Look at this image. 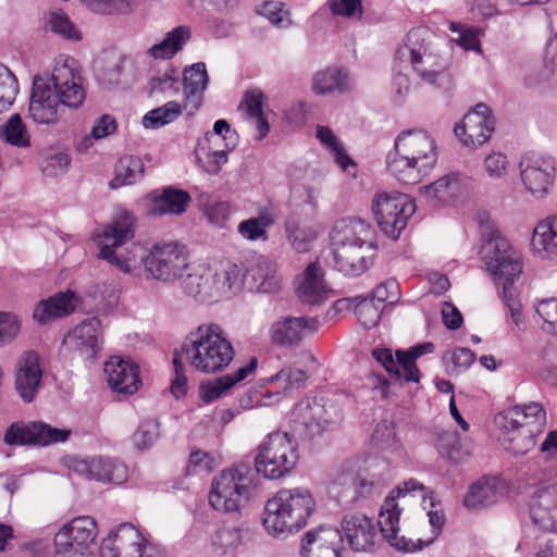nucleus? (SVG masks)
I'll use <instances>...</instances> for the list:
<instances>
[{
    "label": "nucleus",
    "mask_w": 557,
    "mask_h": 557,
    "mask_svg": "<svg viewBox=\"0 0 557 557\" xmlns=\"http://www.w3.org/2000/svg\"><path fill=\"white\" fill-rule=\"evenodd\" d=\"M259 13L264 16L274 26L286 28L292 25L288 11L284 10L282 2L268 1L264 2Z\"/></svg>",
    "instance_id": "61"
},
{
    "label": "nucleus",
    "mask_w": 557,
    "mask_h": 557,
    "mask_svg": "<svg viewBox=\"0 0 557 557\" xmlns=\"http://www.w3.org/2000/svg\"><path fill=\"white\" fill-rule=\"evenodd\" d=\"M437 161L434 138L424 129L403 131L386 157L388 172L403 184H417Z\"/></svg>",
    "instance_id": "3"
},
{
    "label": "nucleus",
    "mask_w": 557,
    "mask_h": 557,
    "mask_svg": "<svg viewBox=\"0 0 557 557\" xmlns=\"http://www.w3.org/2000/svg\"><path fill=\"white\" fill-rule=\"evenodd\" d=\"M520 174L525 188L534 197L543 198L554 180L555 160L541 153H527L520 161Z\"/></svg>",
    "instance_id": "21"
},
{
    "label": "nucleus",
    "mask_w": 557,
    "mask_h": 557,
    "mask_svg": "<svg viewBox=\"0 0 557 557\" xmlns=\"http://www.w3.org/2000/svg\"><path fill=\"white\" fill-rule=\"evenodd\" d=\"M18 92V83L14 74L0 64V111L9 109Z\"/></svg>",
    "instance_id": "54"
},
{
    "label": "nucleus",
    "mask_w": 557,
    "mask_h": 557,
    "mask_svg": "<svg viewBox=\"0 0 557 557\" xmlns=\"http://www.w3.org/2000/svg\"><path fill=\"white\" fill-rule=\"evenodd\" d=\"M332 290L323 280V273L317 263H310L304 271L302 281L297 287L299 299L307 305H321Z\"/></svg>",
    "instance_id": "33"
},
{
    "label": "nucleus",
    "mask_w": 557,
    "mask_h": 557,
    "mask_svg": "<svg viewBox=\"0 0 557 557\" xmlns=\"http://www.w3.org/2000/svg\"><path fill=\"white\" fill-rule=\"evenodd\" d=\"M519 412L515 409V406L497 412L494 417L495 430L498 434V441H503L510 433L515 432L523 425V421L519 417Z\"/></svg>",
    "instance_id": "53"
},
{
    "label": "nucleus",
    "mask_w": 557,
    "mask_h": 557,
    "mask_svg": "<svg viewBox=\"0 0 557 557\" xmlns=\"http://www.w3.org/2000/svg\"><path fill=\"white\" fill-rule=\"evenodd\" d=\"M350 89V79L346 71L329 67L314 74L312 90L317 95L344 92Z\"/></svg>",
    "instance_id": "38"
},
{
    "label": "nucleus",
    "mask_w": 557,
    "mask_h": 557,
    "mask_svg": "<svg viewBox=\"0 0 557 557\" xmlns=\"http://www.w3.org/2000/svg\"><path fill=\"white\" fill-rule=\"evenodd\" d=\"M450 30L458 33L459 37L456 41L465 50H473L478 53H482L480 45V36L482 35V30L480 28L451 23Z\"/></svg>",
    "instance_id": "59"
},
{
    "label": "nucleus",
    "mask_w": 557,
    "mask_h": 557,
    "mask_svg": "<svg viewBox=\"0 0 557 557\" xmlns=\"http://www.w3.org/2000/svg\"><path fill=\"white\" fill-rule=\"evenodd\" d=\"M319 368V364L313 359L311 360V364L306 369L288 366L272 375L269 379V383L283 381L286 383H304L306 381L326 380V377L321 379L318 375Z\"/></svg>",
    "instance_id": "47"
},
{
    "label": "nucleus",
    "mask_w": 557,
    "mask_h": 557,
    "mask_svg": "<svg viewBox=\"0 0 557 557\" xmlns=\"http://www.w3.org/2000/svg\"><path fill=\"white\" fill-rule=\"evenodd\" d=\"M515 409L520 413L519 417L524 424L535 429V432H543L546 424V412L539 403L528 405H516Z\"/></svg>",
    "instance_id": "56"
},
{
    "label": "nucleus",
    "mask_w": 557,
    "mask_h": 557,
    "mask_svg": "<svg viewBox=\"0 0 557 557\" xmlns=\"http://www.w3.org/2000/svg\"><path fill=\"white\" fill-rule=\"evenodd\" d=\"M71 435V430L53 428L42 421L14 422L4 434L8 445H38L48 446L65 442Z\"/></svg>",
    "instance_id": "19"
},
{
    "label": "nucleus",
    "mask_w": 557,
    "mask_h": 557,
    "mask_svg": "<svg viewBox=\"0 0 557 557\" xmlns=\"http://www.w3.org/2000/svg\"><path fill=\"white\" fill-rule=\"evenodd\" d=\"M457 189L458 181L455 175L449 174L421 187L420 193L428 199L445 202L455 196Z\"/></svg>",
    "instance_id": "50"
},
{
    "label": "nucleus",
    "mask_w": 557,
    "mask_h": 557,
    "mask_svg": "<svg viewBox=\"0 0 557 557\" xmlns=\"http://www.w3.org/2000/svg\"><path fill=\"white\" fill-rule=\"evenodd\" d=\"M373 251L374 250H369L368 247H359L358 245L349 246L346 262L348 267H351V270H345V268H342V263L337 259L336 247H332L331 258L327 263L345 276H359L368 270Z\"/></svg>",
    "instance_id": "37"
},
{
    "label": "nucleus",
    "mask_w": 557,
    "mask_h": 557,
    "mask_svg": "<svg viewBox=\"0 0 557 557\" xmlns=\"http://www.w3.org/2000/svg\"><path fill=\"white\" fill-rule=\"evenodd\" d=\"M70 163L71 158L67 153L55 152L45 158L41 163V170L45 175L55 177L65 173Z\"/></svg>",
    "instance_id": "64"
},
{
    "label": "nucleus",
    "mask_w": 557,
    "mask_h": 557,
    "mask_svg": "<svg viewBox=\"0 0 557 557\" xmlns=\"http://www.w3.org/2000/svg\"><path fill=\"white\" fill-rule=\"evenodd\" d=\"M430 37L431 33L426 28L411 29L406 42L397 49L392 86L399 98H404L409 91V67H412L423 83L441 91H449L453 88L451 75L431 52Z\"/></svg>",
    "instance_id": "2"
},
{
    "label": "nucleus",
    "mask_w": 557,
    "mask_h": 557,
    "mask_svg": "<svg viewBox=\"0 0 557 557\" xmlns=\"http://www.w3.org/2000/svg\"><path fill=\"white\" fill-rule=\"evenodd\" d=\"M298 460L296 443L286 432H274L260 444L255 468L238 463L224 469L211 484L209 504L218 511L240 513L242 509L261 494L262 474L280 479L290 472Z\"/></svg>",
    "instance_id": "1"
},
{
    "label": "nucleus",
    "mask_w": 557,
    "mask_h": 557,
    "mask_svg": "<svg viewBox=\"0 0 557 557\" xmlns=\"http://www.w3.org/2000/svg\"><path fill=\"white\" fill-rule=\"evenodd\" d=\"M182 350L189 364L198 372L214 374L224 370L234 358V349L222 327L203 323L191 331Z\"/></svg>",
    "instance_id": "6"
},
{
    "label": "nucleus",
    "mask_w": 557,
    "mask_h": 557,
    "mask_svg": "<svg viewBox=\"0 0 557 557\" xmlns=\"http://www.w3.org/2000/svg\"><path fill=\"white\" fill-rule=\"evenodd\" d=\"M182 114V106L176 101H169L165 104L148 111L143 117V125L146 128L157 129L174 122Z\"/></svg>",
    "instance_id": "48"
},
{
    "label": "nucleus",
    "mask_w": 557,
    "mask_h": 557,
    "mask_svg": "<svg viewBox=\"0 0 557 557\" xmlns=\"http://www.w3.org/2000/svg\"><path fill=\"white\" fill-rule=\"evenodd\" d=\"M191 198L186 190L168 186L160 195L152 196L149 212L152 215H181L187 210Z\"/></svg>",
    "instance_id": "35"
},
{
    "label": "nucleus",
    "mask_w": 557,
    "mask_h": 557,
    "mask_svg": "<svg viewBox=\"0 0 557 557\" xmlns=\"http://www.w3.org/2000/svg\"><path fill=\"white\" fill-rule=\"evenodd\" d=\"M186 247L175 240L154 243L141 257L147 274L164 284H173L188 270Z\"/></svg>",
    "instance_id": "11"
},
{
    "label": "nucleus",
    "mask_w": 557,
    "mask_h": 557,
    "mask_svg": "<svg viewBox=\"0 0 557 557\" xmlns=\"http://www.w3.org/2000/svg\"><path fill=\"white\" fill-rule=\"evenodd\" d=\"M92 12L111 14L113 12H129L136 0H82Z\"/></svg>",
    "instance_id": "60"
},
{
    "label": "nucleus",
    "mask_w": 557,
    "mask_h": 557,
    "mask_svg": "<svg viewBox=\"0 0 557 557\" xmlns=\"http://www.w3.org/2000/svg\"><path fill=\"white\" fill-rule=\"evenodd\" d=\"M531 244L540 252L557 256V216H549L537 223Z\"/></svg>",
    "instance_id": "40"
},
{
    "label": "nucleus",
    "mask_w": 557,
    "mask_h": 557,
    "mask_svg": "<svg viewBox=\"0 0 557 557\" xmlns=\"http://www.w3.org/2000/svg\"><path fill=\"white\" fill-rule=\"evenodd\" d=\"M298 393L296 385H251L240 396L239 405L244 409L273 406L284 398H294Z\"/></svg>",
    "instance_id": "28"
},
{
    "label": "nucleus",
    "mask_w": 557,
    "mask_h": 557,
    "mask_svg": "<svg viewBox=\"0 0 557 557\" xmlns=\"http://www.w3.org/2000/svg\"><path fill=\"white\" fill-rule=\"evenodd\" d=\"M485 237L488 238L484 239L481 248L482 259L494 278L503 284L502 297L511 320L519 330H524L521 305L512 285L522 272L521 257L497 230H491Z\"/></svg>",
    "instance_id": "4"
},
{
    "label": "nucleus",
    "mask_w": 557,
    "mask_h": 557,
    "mask_svg": "<svg viewBox=\"0 0 557 557\" xmlns=\"http://www.w3.org/2000/svg\"><path fill=\"white\" fill-rule=\"evenodd\" d=\"M317 138L320 140L322 145L330 149L335 162L343 170H347L349 165H355V162L347 154L343 143L335 136V134L330 127L318 126Z\"/></svg>",
    "instance_id": "49"
},
{
    "label": "nucleus",
    "mask_w": 557,
    "mask_h": 557,
    "mask_svg": "<svg viewBox=\"0 0 557 557\" xmlns=\"http://www.w3.org/2000/svg\"><path fill=\"white\" fill-rule=\"evenodd\" d=\"M134 218L124 212L112 224L107 225L99 242V257L114 264L121 271L131 273L135 261L128 257L124 258L115 252V248L122 246L134 236Z\"/></svg>",
    "instance_id": "18"
},
{
    "label": "nucleus",
    "mask_w": 557,
    "mask_h": 557,
    "mask_svg": "<svg viewBox=\"0 0 557 557\" xmlns=\"http://www.w3.org/2000/svg\"><path fill=\"white\" fill-rule=\"evenodd\" d=\"M344 537L337 528L319 527L306 532L300 557H342Z\"/></svg>",
    "instance_id": "23"
},
{
    "label": "nucleus",
    "mask_w": 557,
    "mask_h": 557,
    "mask_svg": "<svg viewBox=\"0 0 557 557\" xmlns=\"http://www.w3.org/2000/svg\"><path fill=\"white\" fill-rule=\"evenodd\" d=\"M101 322L97 317L88 318L75 326L64 338V344L83 359H94L101 348Z\"/></svg>",
    "instance_id": "26"
},
{
    "label": "nucleus",
    "mask_w": 557,
    "mask_h": 557,
    "mask_svg": "<svg viewBox=\"0 0 557 557\" xmlns=\"http://www.w3.org/2000/svg\"><path fill=\"white\" fill-rule=\"evenodd\" d=\"M107 383H141L140 368L129 357L111 356L103 366Z\"/></svg>",
    "instance_id": "36"
},
{
    "label": "nucleus",
    "mask_w": 557,
    "mask_h": 557,
    "mask_svg": "<svg viewBox=\"0 0 557 557\" xmlns=\"http://www.w3.org/2000/svg\"><path fill=\"white\" fill-rule=\"evenodd\" d=\"M98 534L97 522L89 516L65 522L53 537L54 552L42 542L32 546L33 557H92L91 545Z\"/></svg>",
    "instance_id": "8"
},
{
    "label": "nucleus",
    "mask_w": 557,
    "mask_h": 557,
    "mask_svg": "<svg viewBox=\"0 0 557 557\" xmlns=\"http://www.w3.org/2000/svg\"><path fill=\"white\" fill-rule=\"evenodd\" d=\"M238 268L242 271L243 278L242 282L238 285H234L233 288L239 289L244 283H248L251 288L269 293L275 287V265L267 257L258 256L248 268L243 269L239 265Z\"/></svg>",
    "instance_id": "34"
},
{
    "label": "nucleus",
    "mask_w": 557,
    "mask_h": 557,
    "mask_svg": "<svg viewBox=\"0 0 557 557\" xmlns=\"http://www.w3.org/2000/svg\"><path fill=\"white\" fill-rule=\"evenodd\" d=\"M416 208V202L409 195L398 191H381L372 200V211L377 225L392 239L399 237Z\"/></svg>",
    "instance_id": "12"
},
{
    "label": "nucleus",
    "mask_w": 557,
    "mask_h": 557,
    "mask_svg": "<svg viewBox=\"0 0 557 557\" xmlns=\"http://www.w3.org/2000/svg\"><path fill=\"white\" fill-rule=\"evenodd\" d=\"M536 312L544 321V331L557 334V298L541 300Z\"/></svg>",
    "instance_id": "63"
},
{
    "label": "nucleus",
    "mask_w": 557,
    "mask_h": 557,
    "mask_svg": "<svg viewBox=\"0 0 557 557\" xmlns=\"http://www.w3.org/2000/svg\"><path fill=\"white\" fill-rule=\"evenodd\" d=\"M373 467L342 469L331 484V494L343 505L379 496L387 484V478L384 471H374Z\"/></svg>",
    "instance_id": "9"
},
{
    "label": "nucleus",
    "mask_w": 557,
    "mask_h": 557,
    "mask_svg": "<svg viewBox=\"0 0 557 557\" xmlns=\"http://www.w3.org/2000/svg\"><path fill=\"white\" fill-rule=\"evenodd\" d=\"M425 486L416 479L405 481L403 485L394 488L385 498L379 515V525L382 536L395 549L405 553L419 550L423 545L421 539L413 541L405 535H399V518L403 508L399 507L397 499L414 492H424Z\"/></svg>",
    "instance_id": "10"
},
{
    "label": "nucleus",
    "mask_w": 557,
    "mask_h": 557,
    "mask_svg": "<svg viewBox=\"0 0 557 557\" xmlns=\"http://www.w3.org/2000/svg\"><path fill=\"white\" fill-rule=\"evenodd\" d=\"M314 508L315 502L308 488H282L267 502L262 524L270 535L287 536L307 524Z\"/></svg>",
    "instance_id": "5"
},
{
    "label": "nucleus",
    "mask_w": 557,
    "mask_h": 557,
    "mask_svg": "<svg viewBox=\"0 0 557 557\" xmlns=\"http://www.w3.org/2000/svg\"><path fill=\"white\" fill-rule=\"evenodd\" d=\"M211 144L198 143L195 148L197 162L208 174H218L227 162V151L212 149Z\"/></svg>",
    "instance_id": "46"
},
{
    "label": "nucleus",
    "mask_w": 557,
    "mask_h": 557,
    "mask_svg": "<svg viewBox=\"0 0 557 557\" xmlns=\"http://www.w3.org/2000/svg\"><path fill=\"white\" fill-rule=\"evenodd\" d=\"M45 79L49 82L52 92L60 99L63 107L77 109L83 104L86 91L83 77L73 58L67 55L57 58L50 76Z\"/></svg>",
    "instance_id": "15"
},
{
    "label": "nucleus",
    "mask_w": 557,
    "mask_h": 557,
    "mask_svg": "<svg viewBox=\"0 0 557 557\" xmlns=\"http://www.w3.org/2000/svg\"><path fill=\"white\" fill-rule=\"evenodd\" d=\"M208 82L209 76L203 62L185 69L183 74L184 109L188 115H194L201 107Z\"/></svg>",
    "instance_id": "30"
},
{
    "label": "nucleus",
    "mask_w": 557,
    "mask_h": 557,
    "mask_svg": "<svg viewBox=\"0 0 557 557\" xmlns=\"http://www.w3.org/2000/svg\"><path fill=\"white\" fill-rule=\"evenodd\" d=\"M189 37V28L178 26L169 32L161 42L149 48L148 53L154 59H170L183 49Z\"/></svg>",
    "instance_id": "42"
},
{
    "label": "nucleus",
    "mask_w": 557,
    "mask_h": 557,
    "mask_svg": "<svg viewBox=\"0 0 557 557\" xmlns=\"http://www.w3.org/2000/svg\"><path fill=\"white\" fill-rule=\"evenodd\" d=\"M2 134L4 140L20 148H25L30 145L29 135L18 114H13L3 125Z\"/></svg>",
    "instance_id": "51"
},
{
    "label": "nucleus",
    "mask_w": 557,
    "mask_h": 557,
    "mask_svg": "<svg viewBox=\"0 0 557 557\" xmlns=\"http://www.w3.org/2000/svg\"><path fill=\"white\" fill-rule=\"evenodd\" d=\"M144 163L140 158L134 156H123L114 166V176L109 182L111 189H117L123 186L132 185L143 178Z\"/></svg>",
    "instance_id": "39"
},
{
    "label": "nucleus",
    "mask_w": 557,
    "mask_h": 557,
    "mask_svg": "<svg viewBox=\"0 0 557 557\" xmlns=\"http://www.w3.org/2000/svg\"><path fill=\"white\" fill-rule=\"evenodd\" d=\"M434 344L422 343L409 349H397L393 352L389 348L373 349L374 360L381 364L392 380L404 379L407 383H420L421 375L417 367V359L434 351Z\"/></svg>",
    "instance_id": "14"
},
{
    "label": "nucleus",
    "mask_w": 557,
    "mask_h": 557,
    "mask_svg": "<svg viewBox=\"0 0 557 557\" xmlns=\"http://www.w3.org/2000/svg\"><path fill=\"white\" fill-rule=\"evenodd\" d=\"M495 129V120L491 109L485 103H478L471 109L460 124L454 128L455 135L465 146H481L485 144Z\"/></svg>",
    "instance_id": "22"
},
{
    "label": "nucleus",
    "mask_w": 557,
    "mask_h": 557,
    "mask_svg": "<svg viewBox=\"0 0 557 557\" xmlns=\"http://www.w3.org/2000/svg\"><path fill=\"white\" fill-rule=\"evenodd\" d=\"M243 543V529L237 525L221 527L212 539L214 550L223 556L233 554Z\"/></svg>",
    "instance_id": "45"
},
{
    "label": "nucleus",
    "mask_w": 557,
    "mask_h": 557,
    "mask_svg": "<svg viewBox=\"0 0 557 557\" xmlns=\"http://www.w3.org/2000/svg\"><path fill=\"white\" fill-rule=\"evenodd\" d=\"M317 325V319L286 317L273 323L271 327V337L273 343L277 345L293 346L302 339L304 333L307 329L315 331Z\"/></svg>",
    "instance_id": "32"
},
{
    "label": "nucleus",
    "mask_w": 557,
    "mask_h": 557,
    "mask_svg": "<svg viewBox=\"0 0 557 557\" xmlns=\"http://www.w3.org/2000/svg\"><path fill=\"white\" fill-rule=\"evenodd\" d=\"M330 239L332 247H336L337 259L345 270H351L346 262L349 246L358 245L368 247L369 250L376 249L373 228L360 218H344L336 221L330 233Z\"/></svg>",
    "instance_id": "16"
},
{
    "label": "nucleus",
    "mask_w": 557,
    "mask_h": 557,
    "mask_svg": "<svg viewBox=\"0 0 557 557\" xmlns=\"http://www.w3.org/2000/svg\"><path fill=\"white\" fill-rule=\"evenodd\" d=\"M530 516L545 531L557 528V482L540 485L530 499Z\"/></svg>",
    "instance_id": "25"
},
{
    "label": "nucleus",
    "mask_w": 557,
    "mask_h": 557,
    "mask_svg": "<svg viewBox=\"0 0 557 557\" xmlns=\"http://www.w3.org/2000/svg\"><path fill=\"white\" fill-rule=\"evenodd\" d=\"M341 420L342 414L335 406H327L315 398H305L297 403L290 418L293 431L304 440H312Z\"/></svg>",
    "instance_id": "13"
},
{
    "label": "nucleus",
    "mask_w": 557,
    "mask_h": 557,
    "mask_svg": "<svg viewBox=\"0 0 557 557\" xmlns=\"http://www.w3.org/2000/svg\"><path fill=\"white\" fill-rule=\"evenodd\" d=\"M42 376L39 355L34 350L23 352L15 364V383H40Z\"/></svg>",
    "instance_id": "43"
},
{
    "label": "nucleus",
    "mask_w": 557,
    "mask_h": 557,
    "mask_svg": "<svg viewBox=\"0 0 557 557\" xmlns=\"http://www.w3.org/2000/svg\"><path fill=\"white\" fill-rule=\"evenodd\" d=\"M383 309L384 306H380L369 297L356 305L355 314L362 326L372 329L379 323Z\"/></svg>",
    "instance_id": "55"
},
{
    "label": "nucleus",
    "mask_w": 557,
    "mask_h": 557,
    "mask_svg": "<svg viewBox=\"0 0 557 557\" xmlns=\"http://www.w3.org/2000/svg\"><path fill=\"white\" fill-rule=\"evenodd\" d=\"M157 548L131 523H122L103 539L100 557H156Z\"/></svg>",
    "instance_id": "17"
},
{
    "label": "nucleus",
    "mask_w": 557,
    "mask_h": 557,
    "mask_svg": "<svg viewBox=\"0 0 557 557\" xmlns=\"http://www.w3.org/2000/svg\"><path fill=\"white\" fill-rule=\"evenodd\" d=\"M69 469L88 480L102 483L122 484L127 480V467L120 460L109 457H74Z\"/></svg>",
    "instance_id": "20"
},
{
    "label": "nucleus",
    "mask_w": 557,
    "mask_h": 557,
    "mask_svg": "<svg viewBox=\"0 0 557 557\" xmlns=\"http://www.w3.org/2000/svg\"><path fill=\"white\" fill-rule=\"evenodd\" d=\"M61 107H63V103L52 92L49 82L45 77L35 76L28 106L29 116L36 123H55L59 119Z\"/></svg>",
    "instance_id": "24"
},
{
    "label": "nucleus",
    "mask_w": 557,
    "mask_h": 557,
    "mask_svg": "<svg viewBox=\"0 0 557 557\" xmlns=\"http://www.w3.org/2000/svg\"><path fill=\"white\" fill-rule=\"evenodd\" d=\"M78 304V296L71 289L59 292L48 299L39 301L34 309L33 317L40 324H46L71 314Z\"/></svg>",
    "instance_id": "31"
},
{
    "label": "nucleus",
    "mask_w": 557,
    "mask_h": 557,
    "mask_svg": "<svg viewBox=\"0 0 557 557\" xmlns=\"http://www.w3.org/2000/svg\"><path fill=\"white\" fill-rule=\"evenodd\" d=\"M159 422L156 419H146L140 422L133 434V443L137 449L149 448L159 437Z\"/></svg>",
    "instance_id": "57"
},
{
    "label": "nucleus",
    "mask_w": 557,
    "mask_h": 557,
    "mask_svg": "<svg viewBox=\"0 0 557 557\" xmlns=\"http://www.w3.org/2000/svg\"><path fill=\"white\" fill-rule=\"evenodd\" d=\"M541 433L542 432H535V429L530 428L528 424H523L500 441V443L503 447L511 454L524 455L535 446L536 437Z\"/></svg>",
    "instance_id": "44"
},
{
    "label": "nucleus",
    "mask_w": 557,
    "mask_h": 557,
    "mask_svg": "<svg viewBox=\"0 0 557 557\" xmlns=\"http://www.w3.org/2000/svg\"><path fill=\"white\" fill-rule=\"evenodd\" d=\"M243 274L237 264L230 261L221 262L218 268L193 265L177 280L183 292L201 302H213L220 299L234 285L242 282Z\"/></svg>",
    "instance_id": "7"
},
{
    "label": "nucleus",
    "mask_w": 557,
    "mask_h": 557,
    "mask_svg": "<svg viewBox=\"0 0 557 557\" xmlns=\"http://www.w3.org/2000/svg\"><path fill=\"white\" fill-rule=\"evenodd\" d=\"M341 532L354 552H368L374 546L376 529L373 521L364 515L344 517Z\"/></svg>",
    "instance_id": "27"
},
{
    "label": "nucleus",
    "mask_w": 557,
    "mask_h": 557,
    "mask_svg": "<svg viewBox=\"0 0 557 557\" xmlns=\"http://www.w3.org/2000/svg\"><path fill=\"white\" fill-rule=\"evenodd\" d=\"M505 488V483L500 478L483 476L469 487L463 505L470 510L493 506L504 496Z\"/></svg>",
    "instance_id": "29"
},
{
    "label": "nucleus",
    "mask_w": 557,
    "mask_h": 557,
    "mask_svg": "<svg viewBox=\"0 0 557 557\" xmlns=\"http://www.w3.org/2000/svg\"><path fill=\"white\" fill-rule=\"evenodd\" d=\"M285 233L289 244L297 252L309 250L310 244L317 237L312 227L300 225L299 214L295 211H292L285 221Z\"/></svg>",
    "instance_id": "41"
},
{
    "label": "nucleus",
    "mask_w": 557,
    "mask_h": 557,
    "mask_svg": "<svg viewBox=\"0 0 557 557\" xmlns=\"http://www.w3.org/2000/svg\"><path fill=\"white\" fill-rule=\"evenodd\" d=\"M48 25L52 33L58 34L64 39L78 41L82 38L69 16L60 10L50 12Z\"/></svg>",
    "instance_id": "52"
},
{
    "label": "nucleus",
    "mask_w": 557,
    "mask_h": 557,
    "mask_svg": "<svg viewBox=\"0 0 557 557\" xmlns=\"http://www.w3.org/2000/svg\"><path fill=\"white\" fill-rule=\"evenodd\" d=\"M273 224L269 214H260L258 218L245 220L238 224V233L246 239L256 240L265 236V230Z\"/></svg>",
    "instance_id": "58"
},
{
    "label": "nucleus",
    "mask_w": 557,
    "mask_h": 557,
    "mask_svg": "<svg viewBox=\"0 0 557 557\" xmlns=\"http://www.w3.org/2000/svg\"><path fill=\"white\" fill-rule=\"evenodd\" d=\"M380 306L387 304H395L400 298L399 284L395 280H387L375 287L370 297Z\"/></svg>",
    "instance_id": "62"
}]
</instances>
